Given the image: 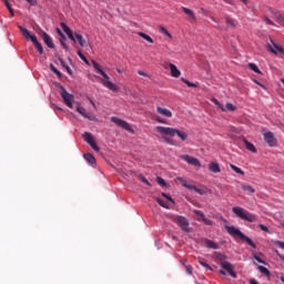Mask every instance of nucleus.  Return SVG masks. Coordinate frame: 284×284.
<instances>
[{
    "instance_id": "nucleus-1",
    "label": "nucleus",
    "mask_w": 284,
    "mask_h": 284,
    "mask_svg": "<svg viewBox=\"0 0 284 284\" xmlns=\"http://www.w3.org/2000/svg\"><path fill=\"white\" fill-rule=\"evenodd\" d=\"M92 65L94 70H97V72L101 74L102 78L100 79V81L102 85H104V88H108V90H111V92H119V87L110 81V75L105 71H103V69H101V65H99V63H97V61L94 60H92Z\"/></svg>"
},
{
    "instance_id": "nucleus-2",
    "label": "nucleus",
    "mask_w": 284,
    "mask_h": 284,
    "mask_svg": "<svg viewBox=\"0 0 284 284\" xmlns=\"http://www.w3.org/2000/svg\"><path fill=\"white\" fill-rule=\"evenodd\" d=\"M226 232L230 234V236H233V239H241V241H245L250 247H253V250H256V243L252 241L248 236L244 235L241 230L235 229L234 226L225 225Z\"/></svg>"
},
{
    "instance_id": "nucleus-3",
    "label": "nucleus",
    "mask_w": 284,
    "mask_h": 284,
    "mask_svg": "<svg viewBox=\"0 0 284 284\" xmlns=\"http://www.w3.org/2000/svg\"><path fill=\"white\" fill-rule=\"evenodd\" d=\"M159 134H164V136H179L181 141H187V133L173 129L170 126H156Z\"/></svg>"
},
{
    "instance_id": "nucleus-4",
    "label": "nucleus",
    "mask_w": 284,
    "mask_h": 284,
    "mask_svg": "<svg viewBox=\"0 0 284 284\" xmlns=\"http://www.w3.org/2000/svg\"><path fill=\"white\" fill-rule=\"evenodd\" d=\"M232 212L235 213V215L242 221H247L248 223H256V215L241 206L233 207Z\"/></svg>"
},
{
    "instance_id": "nucleus-5",
    "label": "nucleus",
    "mask_w": 284,
    "mask_h": 284,
    "mask_svg": "<svg viewBox=\"0 0 284 284\" xmlns=\"http://www.w3.org/2000/svg\"><path fill=\"white\" fill-rule=\"evenodd\" d=\"M60 26L63 32L67 33V37L71 39V41H73L74 43H77L78 41L81 48L85 45V40L83 39L82 34L72 32V29H70V27H68V24H65L64 22H62Z\"/></svg>"
},
{
    "instance_id": "nucleus-6",
    "label": "nucleus",
    "mask_w": 284,
    "mask_h": 284,
    "mask_svg": "<svg viewBox=\"0 0 284 284\" xmlns=\"http://www.w3.org/2000/svg\"><path fill=\"white\" fill-rule=\"evenodd\" d=\"M171 220L173 221V223L179 225V227H181L183 232H186V234H191V232H193L192 227H190V221H187L185 216L173 215Z\"/></svg>"
},
{
    "instance_id": "nucleus-7",
    "label": "nucleus",
    "mask_w": 284,
    "mask_h": 284,
    "mask_svg": "<svg viewBox=\"0 0 284 284\" xmlns=\"http://www.w3.org/2000/svg\"><path fill=\"white\" fill-rule=\"evenodd\" d=\"M111 122L115 123V125H118V128H122V130H126V132H130L131 134H134V129H132L130 123L122 120L121 118L112 116Z\"/></svg>"
},
{
    "instance_id": "nucleus-8",
    "label": "nucleus",
    "mask_w": 284,
    "mask_h": 284,
    "mask_svg": "<svg viewBox=\"0 0 284 284\" xmlns=\"http://www.w3.org/2000/svg\"><path fill=\"white\" fill-rule=\"evenodd\" d=\"M59 88H60V94L67 108L72 109V102L74 101V95L70 94L68 90H65V88H63L62 85H60Z\"/></svg>"
},
{
    "instance_id": "nucleus-9",
    "label": "nucleus",
    "mask_w": 284,
    "mask_h": 284,
    "mask_svg": "<svg viewBox=\"0 0 284 284\" xmlns=\"http://www.w3.org/2000/svg\"><path fill=\"white\" fill-rule=\"evenodd\" d=\"M263 136H264L265 143H267V145H268L270 148H276L278 141H277L276 138L274 136V133H273V132H271V131L265 132V133L263 134Z\"/></svg>"
},
{
    "instance_id": "nucleus-10",
    "label": "nucleus",
    "mask_w": 284,
    "mask_h": 284,
    "mask_svg": "<svg viewBox=\"0 0 284 284\" xmlns=\"http://www.w3.org/2000/svg\"><path fill=\"white\" fill-rule=\"evenodd\" d=\"M268 11L273 16V19H275L276 23H278L280 26L284 27V17L281 13V11H278V10H276L274 8H268Z\"/></svg>"
},
{
    "instance_id": "nucleus-11",
    "label": "nucleus",
    "mask_w": 284,
    "mask_h": 284,
    "mask_svg": "<svg viewBox=\"0 0 284 284\" xmlns=\"http://www.w3.org/2000/svg\"><path fill=\"white\" fill-rule=\"evenodd\" d=\"M270 41H271L272 44H267L268 52H272L273 54H278V52H280V54H284L283 47L276 44L274 42V40H272V39H270Z\"/></svg>"
},
{
    "instance_id": "nucleus-12",
    "label": "nucleus",
    "mask_w": 284,
    "mask_h": 284,
    "mask_svg": "<svg viewBox=\"0 0 284 284\" xmlns=\"http://www.w3.org/2000/svg\"><path fill=\"white\" fill-rule=\"evenodd\" d=\"M180 159H182V161H185L186 163H189V165H193L194 168H201V161H199V159L191 156V155H181Z\"/></svg>"
},
{
    "instance_id": "nucleus-13",
    "label": "nucleus",
    "mask_w": 284,
    "mask_h": 284,
    "mask_svg": "<svg viewBox=\"0 0 284 284\" xmlns=\"http://www.w3.org/2000/svg\"><path fill=\"white\" fill-rule=\"evenodd\" d=\"M83 139L85 142L89 143V145L94 150L95 152H99V145H97V142H94V138L92 136V133L85 132L83 135Z\"/></svg>"
},
{
    "instance_id": "nucleus-14",
    "label": "nucleus",
    "mask_w": 284,
    "mask_h": 284,
    "mask_svg": "<svg viewBox=\"0 0 284 284\" xmlns=\"http://www.w3.org/2000/svg\"><path fill=\"white\" fill-rule=\"evenodd\" d=\"M180 181H181L183 187H186L187 190H194V192H196L197 194H201V195L205 194V191L196 187L194 184H189L187 181H185L183 178H180Z\"/></svg>"
},
{
    "instance_id": "nucleus-15",
    "label": "nucleus",
    "mask_w": 284,
    "mask_h": 284,
    "mask_svg": "<svg viewBox=\"0 0 284 284\" xmlns=\"http://www.w3.org/2000/svg\"><path fill=\"white\" fill-rule=\"evenodd\" d=\"M193 214H196V216H201V219H197V221H203L204 225H214V222L207 217H205V213L200 210H193Z\"/></svg>"
},
{
    "instance_id": "nucleus-16",
    "label": "nucleus",
    "mask_w": 284,
    "mask_h": 284,
    "mask_svg": "<svg viewBox=\"0 0 284 284\" xmlns=\"http://www.w3.org/2000/svg\"><path fill=\"white\" fill-rule=\"evenodd\" d=\"M75 110L79 114H81V116H84V119H88L89 121H97V116L88 113V111H85V108L78 105Z\"/></svg>"
},
{
    "instance_id": "nucleus-17",
    "label": "nucleus",
    "mask_w": 284,
    "mask_h": 284,
    "mask_svg": "<svg viewBox=\"0 0 284 284\" xmlns=\"http://www.w3.org/2000/svg\"><path fill=\"white\" fill-rule=\"evenodd\" d=\"M221 266L223 267V270H225L227 272V274H230V276H232L233 278H236V273L234 272V266H232V264L230 262H222Z\"/></svg>"
},
{
    "instance_id": "nucleus-18",
    "label": "nucleus",
    "mask_w": 284,
    "mask_h": 284,
    "mask_svg": "<svg viewBox=\"0 0 284 284\" xmlns=\"http://www.w3.org/2000/svg\"><path fill=\"white\" fill-rule=\"evenodd\" d=\"M164 68L166 70H168V68H170L171 77H173L174 79H179V77H181V71L173 63H169V64L164 65Z\"/></svg>"
},
{
    "instance_id": "nucleus-19",
    "label": "nucleus",
    "mask_w": 284,
    "mask_h": 284,
    "mask_svg": "<svg viewBox=\"0 0 284 284\" xmlns=\"http://www.w3.org/2000/svg\"><path fill=\"white\" fill-rule=\"evenodd\" d=\"M225 23H226V27L230 28L231 30L236 29V27L239 26V21L230 17H225Z\"/></svg>"
},
{
    "instance_id": "nucleus-20",
    "label": "nucleus",
    "mask_w": 284,
    "mask_h": 284,
    "mask_svg": "<svg viewBox=\"0 0 284 284\" xmlns=\"http://www.w3.org/2000/svg\"><path fill=\"white\" fill-rule=\"evenodd\" d=\"M203 244L209 248V250H219V244H216V242L209 240V239H204L203 240Z\"/></svg>"
},
{
    "instance_id": "nucleus-21",
    "label": "nucleus",
    "mask_w": 284,
    "mask_h": 284,
    "mask_svg": "<svg viewBox=\"0 0 284 284\" xmlns=\"http://www.w3.org/2000/svg\"><path fill=\"white\" fill-rule=\"evenodd\" d=\"M42 39L45 45H48V48H51V49L54 48V42H52V38H50L48 33L43 32Z\"/></svg>"
},
{
    "instance_id": "nucleus-22",
    "label": "nucleus",
    "mask_w": 284,
    "mask_h": 284,
    "mask_svg": "<svg viewBox=\"0 0 284 284\" xmlns=\"http://www.w3.org/2000/svg\"><path fill=\"white\" fill-rule=\"evenodd\" d=\"M158 112L159 114H162V116H168L169 119H172V111L165 109V108H161V106H158Z\"/></svg>"
},
{
    "instance_id": "nucleus-23",
    "label": "nucleus",
    "mask_w": 284,
    "mask_h": 284,
    "mask_svg": "<svg viewBox=\"0 0 284 284\" xmlns=\"http://www.w3.org/2000/svg\"><path fill=\"white\" fill-rule=\"evenodd\" d=\"M31 42L33 43V45L36 47V49L38 50V52H39L40 54H43V45H41V44L39 43V40L37 39V37L31 38Z\"/></svg>"
},
{
    "instance_id": "nucleus-24",
    "label": "nucleus",
    "mask_w": 284,
    "mask_h": 284,
    "mask_svg": "<svg viewBox=\"0 0 284 284\" xmlns=\"http://www.w3.org/2000/svg\"><path fill=\"white\" fill-rule=\"evenodd\" d=\"M19 30L20 32H22L23 37L27 39H30V41H32V38L37 37L34 34H31L30 31L21 26H19Z\"/></svg>"
},
{
    "instance_id": "nucleus-25",
    "label": "nucleus",
    "mask_w": 284,
    "mask_h": 284,
    "mask_svg": "<svg viewBox=\"0 0 284 284\" xmlns=\"http://www.w3.org/2000/svg\"><path fill=\"white\" fill-rule=\"evenodd\" d=\"M209 170L210 172H214V174H219V172H221V166H219V163L216 162H211L209 164Z\"/></svg>"
},
{
    "instance_id": "nucleus-26",
    "label": "nucleus",
    "mask_w": 284,
    "mask_h": 284,
    "mask_svg": "<svg viewBox=\"0 0 284 284\" xmlns=\"http://www.w3.org/2000/svg\"><path fill=\"white\" fill-rule=\"evenodd\" d=\"M182 10L184 14H186V17H190V19H192L193 21H196V16L194 14V11H192L191 9H187L186 7H182Z\"/></svg>"
},
{
    "instance_id": "nucleus-27",
    "label": "nucleus",
    "mask_w": 284,
    "mask_h": 284,
    "mask_svg": "<svg viewBox=\"0 0 284 284\" xmlns=\"http://www.w3.org/2000/svg\"><path fill=\"white\" fill-rule=\"evenodd\" d=\"M244 141V145L246 148V150H248V152H253V154H256V146H254L250 141H247L246 139L243 140Z\"/></svg>"
},
{
    "instance_id": "nucleus-28",
    "label": "nucleus",
    "mask_w": 284,
    "mask_h": 284,
    "mask_svg": "<svg viewBox=\"0 0 284 284\" xmlns=\"http://www.w3.org/2000/svg\"><path fill=\"white\" fill-rule=\"evenodd\" d=\"M85 161L90 163L91 165H97V159L91 153H85L84 155Z\"/></svg>"
},
{
    "instance_id": "nucleus-29",
    "label": "nucleus",
    "mask_w": 284,
    "mask_h": 284,
    "mask_svg": "<svg viewBox=\"0 0 284 284\" xmlns=\"http://www.w3.org/2000/svg\"><path fill=\"white\" fill-rule=\"evenodd\" d=\"M138 34L141 39H144V41H148V43H154V40L148 33L139 32Z\"/></svg>"
},
{
    "instance_id": "nucleus-30",
    "label": "nucleus",
    "mask_w": 284,
    "mask_h": 284,
    "mask_svg": "<svg viewBox=\"0 0 284 284\" xmlns=\"http://www.w3.org/2000/svg\"><path fill=\"white\" fill-rule=\"evenodd\" d=\"M241 187L242 190H244L245 192H248L250 194H254L256 192V190H254L252 185L242 184Z\"/></svg>"
},
{
    "instance_id": "nucleus-31",
    "label": "nucleus",
    "mask_w": 284,
    "mask_h": 284,
    "mask_svg": "<svg viewBox=\"0 0 284 284\" xmlns=\"http://www.w3.org/2000/svg\"><path fill=\"white\" fill-rule=\"evenodd\" d=\"M181 81L183 83H185V85H187V88H199V84L194 83V82H190V80L185 79V78H181Z\"/></svg>"
},
{
    "instance_id": "nucleus-32",
    "label": "nucleus",
    "mask_w": 284,
    "mask_h": 284,
    "mask_svg": "<svg viewBox=\"0 0 284 284\" xmlns=\"http://www.w3.org/2000/svg\"><path fill=\"white\" fill-rule=\"evenodd\" d=\"M156 203H159L161 207H164L165 210H170V204H168V202L163 201L161 197H156Z\"/></svg>"
},
{
    "instance_id": "nucleus-33",
    "label": "nucleus",
    "mask_w": 284,
    "mask_h": 284,
    "mask_svg": "<svg viewBox=\"0 0 284 284\" xmlns=\"http://www.w3.org/2000/svg\"><path fill=\"white\" fill-rule=\"evenodd\" d=\"M230 166L233 172H236V174H241L242 176L245 175V172L243 170H241V168H239L234 164H230Z\"/></svg>"
},
{
    "instance_id": "nucleus-34",
    "label": "nucleus",
    "mask_w": 284,
    "mask_h": 284,
    "mask_svg": "<svg viewBox=\"0 0 284 284\" xmlns=\"http://www.w3.org/2000/svg\"><path fill=\"white\" fill-rule=\"evenodd\" d=\"M58 32L60 33V37H61V40H60V43L61 45L64 48V50H68V44H65V37L64 34L61 32V29H58Z\"/></svg>"
},
{
    "instance_id": "nucleus-35",
    "label": "nucleus",
    "mask_w": 284,
    "mask_h": 284,
    "mask_svg": "<svg viewBox=\"0 0 284 284\" xmlns=\"http://www.w3.org/2000/svg\"><path fill=\"white\" fill-rule=\"evenodd\" d=\"M250 70H253V72H256V74H261V69H258V65L256 63H248Z\"/></svg>"
},
{
    "instance_id": "nucleus-36",
    "label": "nucleus",
    "mask_w": 284,
    "mask_h": 284,
    "mask_svg": "<svg viewBox=\"0 0 284 284\" xmlns=\"http://www.w3.org/2000/svg\"><path fill=\"white\" fill-rule=\"evenodd\" d=\"M50 70L53 74H57V77H59V79H61L62 74H61V71H59L57 69V67H54V64H50Z\"/></svg>"
},
{
    "instance_id": "nucleus-37",
    "label": "nucleus",
    "mask_w": 284,
    "mask_h": 284,
    "mask_svg": "<svg viewBox=\"0 0 284 284\" xmlns=\"http://www.w3.org/2000/svg\"><path fill=\"white\" fill-rule=\"evenodd\" d=\"M257 270H260V272L262 274H264V276H270V270H267V267H265V266H257Z\"/></svg>"
},
{
    "instance_id": "nucleus-38",
    "label": "nucleus",
    "mask_w": 284,
    "mask_h": 284,
    "mask_svg": "<svg viewBox=\"0 0 284 284\" xmlns=\"http://www.w3.org/2000/svg\"><path fill=\"white\" fill-rule=\"evenodd\" d=\"M4 6L8 8L11 17H14V10H12V6L10 4V2L8 0H4Z\"/></svg>"
},
{
    "instance_id": "nucleus-39",
    "label": "nucleus",
    "mask_w": 284,
    "mask_h": 284,
    "mask_svg": "<svg viewBox=\"0 0 284 284\" xmlns=\"http://www.w3.org/2000/svg\"><path fill=\"white\" fill-rule=\"evenodd\" d=\"M212 101L215 105H217V108H221L222 112H225V108L223 104H221V102H219V100H216V98H213Z\"/></svg>"
},
{
    "instance_id": "nucleus-40",
    "label": "nucleus",
    "mask_w": 284,
    "mask_h": 284,
    "mask_svg": "<svg viewBox=\"0 0 284 284\" xmlns=\"http://www.w3.org/2000/svg\"><path fill=\"white\" fill-rule=\"evenodd\" d=\"M156 183H158L159 185H161L162 187H165V185H168V184L165 183V181L163 180V178H161V176H158V178H156Z\"/></svg>"
},
{
    "instance_id": "nucleus-41",
    "label": "nucleus",
    "mask_w": 284,
    "mask_h": 284,
    "mask_svg": "<svg viewBox=\"0 0 284 284\" xmlns=\"http://www.w3.org/2000/svg\"><path fill=\"white\" fill-rule=\"evenodd\" d=\"M226 110H229V112H234V111H236V106L234 104L227 102Z\"/></svg>"
},
{
    "instance_id": "nucleus-42",
    "label": "nucleus",
    "mask_w": 284,
    "mask_h": 284,
    "mask_svg": "<svg viewBox=\"0 0 284 284\" xmlns=\"http://www.w3.org/2000/svg\"><path fill=\"white\" fill-rule=\"evenodd\" d=\"M160 32L169 37V39H172V34L168 32L165 27H160Z\"/></svg>"
},
{
    "instance_id": "nucleus-43",
    "label": "nucleus",
    "mask_w": 284,
    "mask_h": 284,
    "mask_svg": "<svg viewBox=\"0 0 284 284\" xmlns=\"http://www.w3.org/2000/svg\"><path fill=\"white\" fill-rule=\"evenodd\" d=\"M78 55L80 57L81 61H83V63H87V65H88V63H90L88 61V58H85V55H83V53L81 51H78Z\"/></svg>"
},
{
    "instance_id": "nucleus-44",
    "label": "nucleus",
    "mask_w": 284,
    "mask_h": 284,
    "mask_svg": "<svg viewBox=\"0 0 284 284\" xmlns=\"http://www.w3.org/2000/svg\"><path fill=\"white\" fill-rule=\"evenodd\" d=\"M140 181H142V183H145V185H149V187H152V184L150 183V181H148V178L140 175Z\"/></svg>"
},
{
    "instance_id": "nucleus-45",
    "label": "nucleus",
    "mask_w": 284,
    "mask_h": 284,
    "mask_svg": "<svg viewBox=\"0 0 284 284\" xmlns=\"http://www.w3.org/2000/svg\"><path fill=\"white\" fill-rule=\"evenodd\" d=\"M185 272H186V274L192 275V272H194V268L192 267V265H186L185 266Z\"/></svg>"
},
{
    "instance_id": "nucleus-46",
    "label": "nucleus",
    "mask_w": 284,
    "mask_h": 284,
    "mask_svg": "<svg viewBox=\"0 0 284 284\" xmlns=\"http://www.w3.org/2000/svg\"><path fill=\"white\" fill-rule=\"evenodd\" d=\"M163 141L165 143H168L169 145H174V141H172V139L168 138V136H163Z\"/></svg>"
},
{
    "instance_id": "nucleus-47",
    "label": "nucleus",
    "mask_w": 284,
    "mask_h": 284,
    "mask_svg": "<svg viewBox=\"0 0 284 284\" xmlns=\"http://www.w3.org/2000/svg\"><path fill=\"white\" fill-rule=\"evenodd\" d=\"M200 265H202V267H205L206 270H212V266H210V264H207L206 262L200 261Z\"/></svg>"
},
{
    "instance_id": "nucleus-48",
    "label": "nucleus",
    "mask_w": 284,
    "mask_h": 284,
    "mask_svg": "<svg viewBox=\"0 0 284 284\" xmlns=\"http://www.w3.org/2000/svg\"><path fill=\"white\" fill-rule=\"evenodd\" d=\"M260 230H262V232H266L267 234H270V229L264 224H260Z\"/></svg>"
},
{
    "instance_id": "nucleus-49",
    "label": "nucleus",
    "mask_w": 284,
    "mask_h": 284,
    "mask_svg": "<svg viewBox=\"0 0 284 284\" xmlns=\"http://www.w3.org/2000/svg\"><path fill=\"white\" fill-rule=\"evenodd\" d=\"M264 21L267 23V26H275L274 21L267 18V16L264 17Z\"/></svg>"
},
{
    "instance_id": "nucleus-50",
    "label": "nucleus",
    "mask_w": 284,
    "mask_h": 284,
    "mask_svg": "<svg viewBox=\"0 0 284 284\" xmlns=\"http://www.w3.org/2000/svg\"><path fill=\"white\" fill-rule=\"evenodd\" d=\"M253 258H255V261H257V263H261L262 265H265V262L258 255H254Z\"/></svg>"
},
{
    "instance_id": "nucleus-51",
    "label": "nucleus",
    "mask_w": 284,
    "mask_h": 284,
    "mask_svg": "<svg viewBox=\"0 0 284 284\" xmlns=\"http://www.w3.org/2000/svg\"><path fill=\"white\" fill-rule=\"evenodd\" d=\"M275 245H277L278 247H281V250H284V242L282 241H276Z\"/></svg>"
},
{
    "instance_id": "nucleus-52",
    "label": "nucleus",
    "mask_w": 284,
    "mask_h": 284,
    "mask_svg": "<svg viewBox=\"0 0 284 284\" xmlns=\"http://www.w3.org/2000/svg\"><path fill=\"white\" fill-rule=\"evenodd\" d=\"M162 196H164V199H168V201H171V203H174V200L166 193H162Z\"/></svg>"
},
{
    "instance_id": "nucleus-53",
    "label": "nucleus",
    "mask_w": 284,
    "mask_h": 284,
    "mask_svg": "<svg viewBox=\"0 0 284 284\" xmlns=\"http://www.w3.org/2000/svg\"><path fill=\"white\" fill-rule=\"evenodd\" d=\"M59 61H60L62 68H68V64H65V61H63V59L60 58Z\"/></svg>"
},
{
    "instance_id": "nucleus-54",
    "label": "nucleus",
    "mask_w": 284,
    "mask_h": 284,
    "mask_svg": "<svg viewBox=\"0 0 284 284\" xmlns=\"http://www.w3.org/2000/svg\"><path fill=\"white\" fill-rule=\"evenodd\" d=\"M138 74H140V77H149L148 73H145V72L141 71V70L138 71Z\"/></svg>"
},
{
    "instance_id": "nucleus-55",
    "label": "nucleus",
    "mask_w": 284,
    "mask_h": 284,
    "mask_svg": "<svg viewBox=\"0 0 284 284\" xmlns=\"http://www.w3.org/2000/svg\"><path fill=\"white\" fill-rule=\"evenodd\" d=\"M254 83H256V85H260V88L265 89V85L263 83L258 82L257 80H254Z\"/></svg>"
},
{
    "instance_id": "nucleus-56",
    "label": "nucleus",
    "mask_w": 284,
    "mask_h": 284,
    "mask_svg": "<svg viewBox=\"0 0 284 284\" xmlns=\"http://www.w3.org/2000/svg\"><path fill=\"white\" fill-rule=\"evenodd\" d=\"M275 253L281 258V261H284V256L281 253H278V251H275Z\"/></svg>"
},
{
    "instance_id": "nucleus-57",
    "label": "nucleus",
    "mask_w": 284,
    "mask_h": 284,
    "mask_svg": "<svg viewBox=\"0 0 284 284\" xmlns=\"http://www.w3.org/2000/svg\"><path fill=\"white\" fill-rule=\"evenodd\" d=\"M250 284H258V282L254 278L250 280Z\"/></svg>"
},
{
    "instance_id": "nucleus-58",
    "label": "nucleus",
    "mask_w": 284,
    "mask_h": 284,
    "mask_svg": "<svg viewBox=\"0 0 284 284\" xmlns=\"http://www.w3.org/2000/svg\"><path fill=\"white\" fill-rule=\"evenodd\" d=\"M65 70L68 72V74H72V69H70L69 67H65Z\"/></svg>"
},
{
    "instance_id": "nucleus-59",
    "label": "nucleus",
    "mask_w": 284,
    "mask_h": 284,
    "mask_svg": "<svg viewBox=\"0 0 284 284\" xmlns=\"http://www.w3.org/2000/svg\"><path fill=\"white\" fill-rule=\"evenodd\" d=\"M89 101H90L91 105H93L94 108H97V104L94 103V101H92V99L89 98Z\"/></svg>"
},
{
    "instance_id": "nucleus-60",
    "label": "nucleus",
    "mask_w": 284,
    "mask_h": 284,
    "mask_svg": "<svg viewBox=\"0 0 284 284\" xmlns=\"http://www.w3.org/2000/svg\"><path fill=\"white\" fill-rule=\"evenodd\" d=\"M158 123H165L162 119H158Z\"/></svg>"
},
{
    "instance_id": "nucleus-61",
    "label": "nucleus",
    "mask_w": 284,
    "mask_h": 284,
    "mask_svg": "<svg viewBox=\"0 0 284 284\" xmlns=\"http://www.w3.org/2000/svg\"><path fill=\"white\" fill-rule=\"evenodd\" d=\"M242 1V3H245V6H247L248 1L247 0H240Z\"/></svg>"
},
{
    "instance_id": "nucleus-62",
    "label": "nucleus",
    "mask_w": 284,
    "mask_h": 284,
    "mask_svg": "<svg viewBox=\"0 0 284 284\" xmlns=\"http://www.w3.org/2000/svg\"><path fill=\"white\" fill-rule=\"evenodd\" d=\"M220 274H222L223 276H225V271L221 270Z\"/></svg>"
},
{
    "instance_id": "nucleus-63",
    "label": "nucleus",
    "mask_w": 284,
    "mask_h": 284,
    "mask_svg": "<svg viewBox=\"0 0 284 284\" xmlns=\"http://www.w3.org/2000/svg\"><path fill=\"white\" fill-rule=\"evenodd\" d=\"M280 281H282V283H284V276H281V277H280Z\"/></svg>"
},
{
    "instance_id": "nucleus-64",
    "label": "nucleus",
    "mask_w": 284,
    "mask_h": 284,
    "mask_svg": "<svg viewBox=\"0 0 284 284\" xmlns=\"http://www.w3.org/2000/svg\"><path fill=\"white\" fill-rule=\"evenodd\" d=\"M116 71L119 72V74H121V71H120V69H118Z\"/></svg>"
}]
</instances>
